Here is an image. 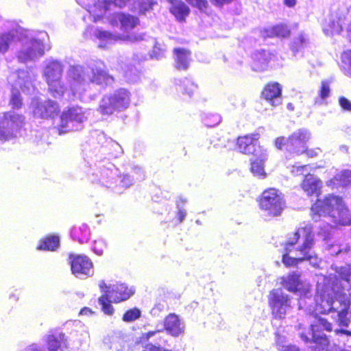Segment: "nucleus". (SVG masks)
<instances>
[{"label": "nucleus", "instance_id": "f257e3e1", "mask_svg": "<svg viewBox=\"0 0 351 351\" xmlns=\"http://www.w3.org/2000/svg\"><path fill=\"white\" fill-rule=\"evenodd\" d=\"M101 61L90 63L88 67L81 65L71 66L67 71L69 89L62 82L64 66L53 58H47L43 62V77L48 85L51 95L60 98L64 93L69 99H81L90 82L102 84L107 82L108 75Z\"/></svg>", "mask_w": 351, "mask_h": 351}, {"label": "nucleus", "instance_id": "f03ea898", "mask_svg": "<svg viewBox=\"0 0 351 351\" xmlns=\"http://www.w3.org/2000/svg\"><path fill=\"white\" fill-rule=\"evenodd\" d=\"M344 287L338 285L336 277L320 276L317 280V294L314 299L305 300L306 311H312L311 304L315 302V311L323 314L336 313L335 319L339 326L348 327L350 319L348 309L350 302Z\"/></svg>", "mask_w": 351, "mask_h": 351}, {"label": "nucleus", "instance_id": "7ed1b4c3", "mask_svg": "<svg viewBox=\"0 0 351 351\" xmlns=\"http://www.w3.org/2000/svg\"><path fill=\"white\" fill-rule=\"evenodd\" d=\"M313 228L310 224L299 228L290 235L285 243L286 253L282 256L283 264L287 267H293L308 261L313 267H319L321 260L313 249Z\"/></svg>", "mask_w": 351, "mask_h": 351}, {"label": "nucleus", "instance_id": "20e7f679", "mask_svg": "<svg viewBox=\"0 0 351 351\" xmlns=\"http://www.w3.org/2000/svg\"><path fill=\"white\" fill-rule=\"evenodd\" d=\"M129 0H77L97 21L103 16L108 19L112 25H121V29L128 32L134 28L139 23L138 19L130 14L123 13L110 14L114 8L123 7Z\"/></svg>", "mask_w": 351, "mask_h": 351}, {"label": "nucleus", "instance_id": "39448f33", "mask_svg": "<svg viewBox=\"0 0 351 351\" xmlns=\"http://www.w3.org/2000/svg\"><path fill=\"white\" fill-rule=\"evenodd\" d=\"M89 177L92 182L110 189L117 193H122L134 184V179L129 173L121 175L119 170L108 160L97 162Z\"/></svg>", "mask_w": 351, "mask_h": 351}, {"label": "nucleus", "instance_id": "423d86ee", "mask_svg": "<svg viewBox=\"0 0 351 351\" xmlns=\"http://www.w3.org/2000/svg\"><path fill=\"white\" fill-rule=\"evenodd\" d=\"M18 38L21 47L17 52L19 62L25 63L36 61L44 56L46 49H49V36L46 32L23 29L19 26Z\"/></svg>", "mask_w": 351, "mask_h": 351}, {"label": "nucleus", "instance_id": "0eeeda50", "mask_svg": "<svg viewBox=\"0 0 351 351\" xmlns=\"http://www.w3.org/2000/svg\"><path fill=\"white\" fill-rule=\"evenodd\" d=\"M312 217L317 221L320 217L328 218L335 225H351V215L341 197L328 195L319 199L311 207Z\"/></svg>", "mask_w": 351, "mask_h": 351}, {"label": "nucleus", "instance_id": "6e6552de", "mask_svg": "<svg viewBox=\"0 0 351 351\" xmlns=\"http://www.w3.org/2000/svg\"><path fill=\"white\" fill-rule=\"evenodd\" d=\"M34 80L35 75L31 70H19L10 75L9 82L12 84L10 105L13 109H19L23 106V99L19 88L23 93H29L34 90Z\"/></svg>", "mask_w": 351, "mask_h": 351}, {"label": "nucleus", "instance_id": "1a4fd4ad", "mask_svg": "<svg viewBox=\"0 0 351 351\" xmlns=\"http://www.w3.org/2000/svg\"><path fill=\"white\" fill-rule=\"evenodd\" d=\"M131 94L125 88H119L104 95L101 99L98 110L103 115H112L126 110L130 104Z\"/></svg>", "mask_w": 351, "mask_h": 351}, {"label": "nucleus", "instance_id": "9d476101", "mask_svg": "<svg viewBox=\"0 0 351 351\" xmlns=\"http://www.w3.org/2000/svg\"><path fill=\"white\" fill-rule=\"evenodd\" d=\"M279 283L288 291L299 295V308L305 307L304 301L310 300L313 295L312 286L306 281L301 280L300 275L295 272H291L280 277Z\"/></svg>", "mask_w": 351, "mask_h": 351}, {"label": "nucleus", "instance_id": "9b49d317", "mask_svg": "<svg viewBox=\"0 0 351 351\" xmlns=\"http://www.w3.org/2000/svg\"><path fill=\"white\" fill-rule=\"evenodd\" d=\"M322 330L331 331L332 324L326 319L319 317L311 325V330L308 334L300 333L301 339L305 343L314 344L311 346L313 351H321L328 344V340Z\"/></svg>", "mask_w": 351, "mask_h": 351}, {"label": "nucleus", "instance_id": "f8f14e48", "mask_svg": "<svg viewBox=\"0 0 351 351\" xmlns=\"http://www.w3.org/2000/svg\"><path fill=\"white\" fill-rule=\"evenodd\" d=\"M261 210L269 217L280 216L286 206L283 194L271 188L264 191L259 200Z\"/></svg>", "mask_w": 351, "mask_h": 351}, {"label": "nucleus", "instance_id": "ddd939ff", "mask_svg": "<svg viewBox=\"0 0 351 351\" xmlns=\"http://www.w3.org/2000/svg\"><path fill=\"white\" fill-rule=\"evenodd\" d=\"M268 304L272 316L282 319L293 308V298L285 293L282 289H274L268 295Z\"/></svg>", "mask_w": 351, "mask_h": 351}, {"label": "nucleus", "instance_id": "4468645a", "mask_svg": "<svg viewBox=\"0 0 351 351\" xmlns=\"http://www.w3.org/2000/svg\"><path fill=\"white\" fill-rule=\"evenodd\" d=\"M88 110L80 106H73L64 110L60 116L58 132L62 134L69 132L80 130L87 119Z\"/></svg>", "mask_w": 351, "mask_h": 351}, {"label": "nucleus", "instance_id": "2eb2a0df", "mask_svg": "<svg viewBox=\"0 0 351 351\" xmlns=\"http://www.w3.org/2000/svg\"><path fill=\"white\" fill-rule=\"evenodd\" d=\"M25 117L13 111L0 114V142L4 143L16 137Z\"/></svg>", "mask_w": 351, "mask_h": 351}, {"label": "nucleus", "instance_id": "dca6fc26", "mask_svg": "<svg viewBox=\"0 0 351 351\" xmlns=\"http://www.w3.org/2000/svg\"><path fill=\"white\" fill-rule=\"evenodd\" d=\"M311 138L310 132L306 129H299L287 139V158L298 156L306 151V143Z\"/></svg>", "mask_w": 351, "mask_h": 351}, {"label": "nucleus", "instance_id": "f3484780", "mask_svg": "<svg viewBox=\"0 0 351 351\" xmlns=\"http://www.w3.org/2000/svg\"><path fill=\"white\" fill-rule=\"evenodd\" d=\"M93 35L99 40L98 47L104 49L108 47L109 45L119 40H128L130 42H137L144 40L146 36L143 33L121 36L100 29H95L93 32Z\"/></svg>", "mask_w": 351, "mask_h": 351}, {"label": "nucleus", "instance_id": "a211bd4d", "mask_svg": "<svg viewBox=\"0 0 351 351\" xmlns=\"http://www.w3.org/2000/svg\"><path fill=\"white\" fill-rule=\"evenodd\" d=\"M30 108L34 117L42 119L52 118L60 111L57 102L51 99L43 100L39 97L32 99Z\"/></svg>", "mask_w": 351, "mask_h": 351}, {"label": "nucleus", "instance_id": "6ab92c4d", "mask_svg": "<svg viewBox=\"0 0 351 351\" xmlns=\"http://www.w3.org/2000/svg\"><path fill=\"white\" fill-rule=\"evenodd\" d=\"M167 333L164 328L157 326L154 330L144 332L141 335L142 341H151L143 346V351H171L162 348L167 342Z\"/></svg>", "mask_w": 351, "mask_h": 351}, {"label": "nucleus", "instance_id": "aec40b11", "mask_svg": "<svg viewBox=\"0 0 351 351\" xmlns=\"http://www.w3.org/2000/svg\"><path fill=\"white\" fill-rule=\"evenodd\" d=\"M99 286L104 295L116 303L128 300L134 293L132 288L122 283L107 285L104 281H101Z\"/></svg>", "mask_w": 351, "mask_h": 351}, {"label": "nucleus", "instance_id": "412c9836", "mask_svg": "<svg viewBox=\"0 0 351 351\" xmlns=\"http://www.w3.org/2000/svg\"><path fill=\"white\" fill-rule=\"evenodd\" d=\"M72 273L79 278H85L93 274V265L90 259L85 255L71 254Z\"/></svg>", "mask_w": 351, "mask_h": 351}, {"label": "nucleus", "instance_id": "4be33fe9", "mask_svg": "<svg viewBox=\"0 0 351 351\" xmlns=\"http://www.w3.org/2000/svg\"><path fill=\"white\" fill-rule=\"evenodd\" d=\"M258 134L247 135L237 139V147L245 154L258 155L264 148L258 144Z\"/></svg>", "mask_w": 351, "mask_h": 351}, {"label": "nucleus", "instance_id": "5701e85b", "mask_svg": "<svg viewBox=\"0 0 351 351\" xmlns=\"http://www.w3.org/2000/svg\"><path fill=\"white\" fill-rule=\"evenodd\" d=\"M7 29L0 33V54H5L10 47L17 40L19 26L14 23H8Z\"/></svg>", "mask_w": 351, "mask_h": 351}, {"label": "nucleus", "instance_id": "b1692460", "mask_svg": "<svg viewBox=\"0 0 351 351\" xmlns=\"http://www.w3.org/2000/svg\"><path fill=\"white\" fill-rule=\"evenodd\" d=\"M161 326L167 334L176 337L184 334L185 329L184 322L175 313L167 315Z\"/></svg>", "mask_w": 351, "mask_h": 351}, {"label": "nucleus", "instance_id": "393cba45", "mask_svg": "<svg viewBox=\"0 0 351 351\" xmlns=\"http://www.w3.org/2000/svg\"><path fill=\"white\" fill-rule=\"evenodd\" d=\"M49 351H63L67 348V340L65 335L60 331H51L45 337Z\"/></svg>", "mask_w": 351, "mask_h": 351}, {"label": "nucleus", "instance_id": "a878e982", "mask_svg": "<svg viewBox=\"0 0 351 351\" xmlns=\"http://www.w3.org/2000/svg\"><path fill=\"white\" fill-rule=\"evenodd\" d=\"M281 86L278 83H269L263 89L262 97L271 106H276L281 104Z\"/></svg>", "mask_w": 351, "mask_h": 351}, {"label": "nucleus", "instance_id": "bb28decb", "mask_svg": "<svg viewBox=\"0 0 351 351\" xmlns=\"http://www.w3.org/2000/svg\"><path fill=\"white\" fill-rule=\"evenodd\" d=\"M274 58V56L267 51H256L252 55L253 62L252 63V67L253 70L256 71L266 70Z\"/></svg>", "mask_w": 351, "mask_h": 351}, {"label": "nucleus", "instance_id": "cd10ccee", "mask_svg": "<svg viewBox=\"0 0 351 351\" xmlns=\"http://www.w3.org/2000/svg\"><path fill=\"white\" fill-rule=\"evenodd\" d=\"M343 15L332 13L323 24V31L326 35L339 34L342 30Z\"/></svg>", "mask_w": 351, "mask_h": 351}, {"label": "nucleus", "instance_id": "c85d7f7f", "mask_svg": "<svg viewBox=\"0 0 351 351\" xmlns=\"http://www.w3.org/2000/svg\"><path fill=\"white\" fill-rule=\"evenodd\" d=\"M322 186V182L317 176L308 173L303 180L301 187L307 195H317Z\"/></svg>", "mask_w": 351, "mask_h": 351}, {"label": "nucleus", "instance_id": "c756f323", "mask_svg": "<svg viewBox=\"0 0 351 351\" xmlns=\"http://www.w3.org/2000/svg\"><path fill=\"white\" fill-rule=\"evenodd\" d=\"M255 159L252 160L251 171L256 177L264 178L266 176L264 162L267 159V149H263L258 155H254Z\"/></svg>", "mask_w": 351, "mask_h": 351}, {"label": "nucleus", "instance_id": "7c9ffc66", "mask_svg": "<svg viewBox=\"0 0 351 351\" xmlns=\"http://www.w3.org/2000/svg\"><path fill=\"white\" fill-rule=\"evenodd\" d=\"M171 6L169 8L170 12L176 18L182 21L189 15L190 10L189 7L181 0H165Z\"/></svg>", "mask_w": 351, "mask_h": 351}, {"label": "nucleus", "instance_id": "2f4dec72", "mask_svg": "<svg viewBox=\"0 0 351 351\" xmlns=\"http://www.w3.org/2000/svg\"><path fill=\"white\" fill-rule=\"evenodd\" d=\"M175 84L178 91L189 97H191L197 88V85L188 78L177 79L175 80Z\"/></svg>", "mask_w": 351, "mask_h": 351}, {"label": "nucleus", "instance_id": "473e14b6", "mask_svg": "<svg viewBox=\"0 0 351 351\" xmlns=\"http://www.w3.org/2000/svg\"><path fill=\"white\" fill-rule=\"evenodd\" d=\"M71 238L80 243H86L90 237V230L86 224L74 227L71 231Z\"/></svg>", "mask_w": 351, "mask_h": 351}, {"label": "nucleus", "instance_id": "72a5a7b5", "mask_svg": "<svg viewBox=\"0 0 351 351\" xmlns=\"http://www.w3.org/2000/svg\"><path fill=\"white\" fill-rule=\"evenodd\" d=\"M60 245V239L57 235H50L40 241L38 250L55 251Z\"/></svg>", "mask_w": 351, "mask_h": 351}, {"label": "nucleus", "instance_id": "f704fd0d", "mask_svg": "<svg viewBox=\"0 0 351 351\" xmlns=\"http://www.w3.org/2000/svg\"><path fill=\"white\" fill-rule=\"evenodd\" d=\"M336 184L343 186L351 184V170H343L327 182V185L332 187H335Z\"/></svg>", "mask_w": 351, "mask_h": 351}, {"label": "nucleus", "instance_id": "c9c22d12", "mask_svg": "<svg viewBox=\"0 0 351 351\" xmlns=\"http://www.w3.org/2000/svg\"><path fill=\"white\" fill-rule=\"evenodd\" d=\"M176 66L178 69L185 70L188 68L190 61V53L183 49H175Z\"/></svg>", "mask_w": 351, "mask_h": 351}, {"label": "nucleus", "instance_id": "e433bc0d", "mask_svg": "<svg viewBox=\"0 0 351 351\" xmlns=\"http://www.w3.org/2000/svg\"><path fill=\"white\" fill-rule=\"evenodd\" d=\"M308 44V36L304 33H300L295 37L291 45L292 51L295 53L302 51Z\"/></svg>", "mask_w": 351, "mask_h": 351}, {"label": "nucleus", "instance_id": "4c0bfd02", "mask_svg": "<svg viewBox=\"0 0 351 351\" xmlns=\"http://www.w3.org/2000/svg\"><path fill=\"white\" fill-rule=\"evenodd\" d=\"M267 36H278V37H287L290 34V30L286 25L279 24L272 27L269 29L267 30Z\"/></svg>", "mask_w": 351, "mask_h": 351}, {"label": "nucleus", "instance_id": "58836bf2", "mask_svg": "<svg viewBox=\"0 0 351 351\" xmlns=\"http://www.w3.org/2000/svg\"><path fill=\"white\" fill-rule=\"evenodd\" d=\"M330 89L328 82H322L321 88L319 91V96L315 99L317 105L326 104V99L330 96Z\"/></svg>", "mask_w": 351, "mask_h": 351}, {"label": "nucleus", "instance_id": "ea45409f", "mask_svg": "<svg viewBox=\"0 0 351 351\" xmlns=\"http://www.w3.org/2000/svg\"><path fill=\"white\" fill-rule=\"evenodd\" d=\"M333 230V226L330 224L328 221L322 222L319 226V230L317 235L320 237L323 241L328 240Z\"/></svg>", "mask_w": 351, "mask_h": 351}, {"label": "nucleus", "instance_id": "a19ab883", "mask_svg": "<svg viewBox=\"0 0 351 351\" xmlns=\"http://www.w3.org/2000/svg\"><path fill=\"white\" fill-rule=\"evenodd\" d=\"M333 269V267H332ZM334 270L341 280L349 284L351 277V265H345L340 267H335Z\"/></svg>", "mask_w": 351, "mask_h": 351}, {"label": "nucleus", "instance_id": "79ce46f5", "mask_svg": "<svg viewBox=\"0 0 351 351\" xmlns=\"http://www.w3.org/2000/svg\"><path fill=\"white\" fill-rule=\"evenodd\" d=\"M202 121L207 127H214L221 121V117L217 113H204Z\"/></svg>", "mask_w": 351, "mask_h": 351}, {"label": "nucleus", "instance_id": "37998d69", "mask_svg": "<svg viewBox=\"0 0 351 351\" xmlns=\"http://www.w3.org/2000/svg\"><path fill=\"white\" fill-rule=\"evenodd\" d=\"M110 302H112L106 295L99 298V303L101 306L103 312L108 315H112L114 313V308Z\"/></svg>", "mask_w": 351, "mask_h": 351}, {"label": "nucleus", "instance_id": "c03bdc74", "mask_svg": "<svg viewBox=\"0 0 351 351\" xmlns=\"http://www.w3.org/2000/svg\"><path fill=\"white\" fill-rule=\"evenodd\" d=\"M106 247L107 243L102 238H99L95 240L91 246L92 251L98 256H101Z\"/></svg>", "mask_w": 351, "mask_h": 351}, {"label": "nucleus", "instance_id": "a18cd8bd", "mask_svg": "<svg viewBox=\"0 0 351 351\" xmlns=\"http://www.w3.org/2000/svg\"><path fill=\"white\" fill-rule=\"evenodd\" d=\"M141 312L137 308L128 310L123 315V320L126 322H131L135 321L141 317Z\"/></svg>", "mask_w": 351, "mask_h": 351}, {"label": "nucleus", "instance_id": "49530a36", "mask_svg": "<svg viewBox=\"0 0 351 351\" xmlns=\"http://www.w3.org/2000/svg\"><path fill=\"white\" fill-rule=\"evenodd\" d=\"M132 175H129L132 179H134V183L135 182V181H141L145 179L144 171L140 167H134L132 170Z\"/></svg>", "mask_w": 351, "mask_h": 351}, {"label": "nucleus", "instance_id": "de8ad7c7", "mask_svg": "<svg viewBox=\"0 0 351 351\" xmlns=\"http://www.w3.org/2000/svg\"><path fill=\"white\" fill-rule=\"evenodd\" d=\"M309 169L308 165H293L291 169V173L293 176H298L308 172Z\"/></svg>", "mask_w": 351, "mask_h": 351}, {"label": "nucleus", "instance_id": "09e8293b", "mask_svg": "<svg viewBox=\"0 0 351 351\" xmlns=\"http://www.w3.org/2000/svg\"><path fill=\"white\" fill-rule=\"evenodd\" d=\"M165 49L162 48L160 45L156 44L150 56L152 58L160 60L165 56Z\"/></svg>", "mask_w": 351, "mask_h": 351}, {"label": "nucleus", "instance_id": "8fccbe9b", "mask_svg": "<svg viewBox=\"0 0 351 351\" xmlns=\"http://www.w3.org/2000/svg\"><path fill=\"white\" fill-rule=\"evenodd\" d=\"M186 202V199H183L182 197H180L179 200L177 202V206L178 208V219L180 223L182 222L184 220L186 215V211L184 209L180 207V204H184Z\"/></svg>", "mask_w": 351, "mask_h": 351}, {"label": "nucleus", "instance_id": "3c124183", "mask_svg": "<svg viewBox=\"0 0 351 351\" xmlns=\"http://www.w3.org/2000/svg\"><path fill=\"white\" fill-rule=\"evenodd\" d=\"M156 3L154 0H140L139 10L141 12H145L152 9L153 5Z\"/></svg>", "mask_w": 351, "mask_h": 351}, {"label": "nucleus", "instance_id": "603ef678", "mask_svg": "<svg viewBox=\"0 0 351 351\" xmlns=\"http://www.w3.org/2000/svg\"><path fill=\"white\" fill-rule=\"evenodd\" d=\"M191 6L198 8L199 10H204L207 8L208 2L206 0H185Z\"/></svg>", "mask_w": 351, "mask_h": 351}, {"label": "nucleus", "instance_id": "864d4df0", "mask_svg": "<svg viewBox=\"0 0 351 351\" xmlns=\"http://www.w3.org/2000/svg\"><path fill=\"white\" fill-rule=\"evenodd\" d=\"M339 105L343 111L351 112V101L343 96L339 98Z\"/></svg>", "mask_w": 351, "mask_h": 351}, {"label": "nucleus", "instance_id": "5fc2aeb1", "mask_svg": "<svg viewBox=\"0 0 351 351\" xmlns=\"http://www.w3.org/2000/svg\"><path fill=\"white\" fill-rule=\"evenodd\" d=\"M287 139L283 136L277 138L275 141L276 147L279 149H282L284 146L286 147Z\"/></svg>", "mask_w": 351, "mask_h": 351}, {"label": "nucleus", "instance_id": "6e6d98bb", "mask_svg": "<svg viewBox=\"0 0 351 351\" xmlns=\"http://www.w3.org/2000/svg\"><path fill=\"white\" fill-rule=\"evenodd\" d=\"M320 152H321V150L319 148L311 149H306V151H305L304 153H306L308 157L313 158V157L317 156Z\"/></svg>", "mask_w": 351, "mask_h": 351}, {"label": "nucleus", "instance_id": "4d7b16f0", "mask_svg": "<svg viewBox=\"0 0 351 351\" xmlns=\"http://www.w3.org/2000/svg\"><path fill=\"white\" fill-rule=\"evenodd\" d=\"M23 351H45L43 348L40 346L36 345V344H32L29 346H27L26 348L24 349Z\"/></svg>", "mask_w": 351, "mask_h": 351}, {"label": "nucleus", "instance_id": "13d9d810", "mask_svg": "<svg viewBox=\"0 0 351 351\" xmlns=\"http://www.w3.org/2000/svg\"><path fill=\"white\" fill-rule=\"evenodd\" d=\"M232 1L233 0H210L211 3L217 6H221L224 4H228Z\"/></svg>", "mask_w": 351, "mask_h": 351}, {"label": "nucleus", "instance_id": "bf43d9fd", "mask_svg": "<svg viewBox=\"0 0 351 351\" xmlns=\"http://www.w3.org/2000/svg\"><path fill=\"white\" fill-rule=\"evenodd\" d=\"M279 350L280 351H300L295 346H282Z\"/></svg>", "mask_w": 351, "mask_h": 351}, {"label": "nucleus", "instance_id": "052dcab7", "mask_svg": "<svg viewBox=\"0 0 351 351\" xmlns=\"http://www.w3.org/2000/svg\"><path fill=\"white\" fill-rule=\"evenodd\" d=\"M93 313L94 312L88 307L83 308L80 312V315L87 316L92 315Z\"/></svg>", "mask_w": 351, "mask_h": 351}, {"label": "nucleus", "instance_id": "680f3d73", "mask_svg": "<svg viewBox=\"0 0 351 351\" xmlns=\"http://www.w3.org/2000/svg\"><path fill=\"white\" fill-rule=\"evenodd\" d=\"M330 254L332 255H337L338 254H339L340 252H341L342 251V249H341L339 246L337 245H332L331 246L330 249Z\"/></svg>", "mask_w": 351, "mask_h": 351}, {"label": "nucleus", "instance_id": "e2e57ef3", "mask_svg": "<svg viewBox=\"0 0 351 351\" xmlns=\"http://www.w3.org/2000/svg\"><path fill=\"white\" fill-rule=\"evenodd\" d=\"M335 332L339 335H346L347 336H351V330H344V329H336L335 330Z\"/></svg>", "mask_w": 351, "mask_h": 351}, {"label": "nucleus", "instance_id": "0e129e2a", "mask_svg": "<svg viewBox=\"0 0 351 351\" xmlns=\"http://www.w3.org/2000/svg\"><path fill=\"white\" fill-rule=\"evenodd\" d=\"M297 0H284L285 4L289 7L293 8L295 5Z\"/></svg>", "mask_w": 351, "mask_h": 351}, {"label": "nucleus", "instance_id": "69168bd1", "mask_svg": "<svg viewBox=\"0 0 351 351\" xmlns=\"http://www.w3.org/2000/svg\"><path fill=\"white\" fill-rule=\"evenodd\" d=\"M125 77L128 78V80L129 81H131V82H132V81H134V80H135V77H133L132 76V71H130V72L126 71V72H125Z\"/></svg>", "mask_w": 351, "mask_h": 351}, {"label": "nucleus", "instance_id": "338daca9", "mask_svg": "<svg viewBox=\"0 0 351 351\" xmlns=\"http://www.w3.org/2000/svg\"><path fill=\"white\" fill-rule=\"evenodd\" d=\"M347 31H348V38H349V40L351 42V21H350V23L349 24L348 27Z\"/></svg>", "mask_w": 351, "mask_h": 351}, {"label": "nucleus", "instance_id": "774afa93", "mask_svg": "<svg viewBox=\"0 0 351 351\" xmlns=\"http://www.w3.org/2000/svg\"><path fill=\"white\" fill-rule=\"evenodd\" d=\"M347 291L348 295L351 297V285L350 286L349 289H347Z\"/></svg>", "mask_w": 351, "mask_h": 351}]
</instances>
